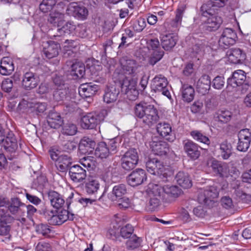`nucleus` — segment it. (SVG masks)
I'll list each match as a JSON object with an SVG mask.
<instances>
[{"label":"nucleus","mask_w":251,"mask_h":251,"mask_svg":"<svg viewBox=\"0 0 251 251\" xmlns=\"http://www.w3.org/2000/svg\"><path fill=\"white\" fill-rule=\"evenodd\" d=\"M80 164L84 167L94 170L97 165V162L95 160L91 159L90 158H82L80 161Z\"/></svg>","instance_id":"58"},{"label":"nucleus","mask_w":251,"mask_h":251,"mask_svg":"<svg viewBox=\"0 0 251 251\" xmlns=\"http://www.w3.org/2000/svg\"><path fill=\"white\" fill-rule=\"evenodd\" d=\"M120 90L116 84L108 85L105 88L103 99L106 103L115 102L118 99Z\"/></svg>","instance_id":"17"},{"label":"nucleus","mask_w":251,"mask_h":251,"mask_svg":"<svg viewBox=\"0 0 251 251\" xmlns=\"http://www.w3.org/2000/svg\"><path fill=\"white\" fill-rule=\"evenodd\" d=\"M146 166L148 172L151 174L155 175L157 173L160 175L163 181H167L168 177L173 175V172L171 170L170 164L167 163V160L165 159L169 158H148Z\"/></svg>","instance_id":"3"},{"label":"nucleus","mask_w":251,"mask_h":251,"mask_svg":"<svg viewBox=\"0 0 251 251\" xmlns=\"http://www.w3.org/2000/svg\"><path fill=\"white\" fill-rule=\"evenodd\" d=\"M184 11L185 7L184 6L179 7L176 11L175 18L164 23V26L169 31L175 32L178 30L181 25Z\"/></svg>","instance_id":"16"},{"label":"nucleus","mask_w":251,"mask_h":251,"mask_svg":"<svg viewBox=\"0 0 251 251\" xmlns=\"http://www.w3.org/2000/svg\"><path fill=\"white\" fill-rule=\"evenodd\" d=\"M206 47L205 41H199L192 47V50L195 54L202 55Z\"/></svg>","instance_id":"53"},{"label":"nucleus","mask_w":251,"mask_h":251,"mask_svg":"<svg viewBox=\"0 0 251 251\" xmlns=\"http://www.w3.org/2000/svg\"><path fill=\"white\" fill-rule=\"evenodd\" d=\"M36 231L39 234H41L43 236L49 237V234L51 232V229L49 226L44 224H40L37 226Z\"/></svg>","instance_id":"61"},{"label":"nucleus","mask_w":251,"mask_h":251,"mask_svg":"<svg viewBox=\"0 0 251 251\" xmlns=\"http://www.w3.org/2000/svg\"><path fill=\"white\" fill-rule=\"evenodd\" d=\"M127 193V188L124 184H118L115 185L112 191V199L116 201L117 199H121Z\"/></svg>","instance_id":"40"},{"label":"nucleus","mask_w":251,"mask_h":251,"mask_svg":"<svg viewBox=\"0 0 251 251\" xmlns=\"http://www.w3.org/2000/svg\"><path fill=\"white\" fill-rule=\"evenodd\" d=\"M177 38L173 34L163 35L161 37V44L162 48L165 50H170L176 44Z\"/></svg>","instance_id":"30"},{"label":"nucleus","mask_w":251,"mask_h":251,"mask_svg":"<svg viewBox=\"0 0 251 251\" xmlns=\"http://www.w3.org/2000/svg\"><path fill=\"white\" fill-rule=\"evenodd\" d=\"M48 125L52 128L57 129L60 127L63 124V120L60 115L53 111H50L47 117Z\"/></svg>","instance_id":"31"},{"label":"nucleus","mask_w":251,"mask_h":251,"mask_svg":"<svg viewBox=\"0 0 251 251\" xmlns=\"http://www.w3.org/2000/svg\"><path fill=\"white\" fill-rule=\"evenodd\" d=\"M100 183L95 176H88L84 182V190L88 195H95L100 188Z\"/></svg>","instance_id":"22"},{"label":"nucleus","mask_w":251,"mask_h":251,"mask_svg":"<svg viewBox=\"0 0 251 251\" xmlns=\"http://www.w3.org/2000/svg\"><path fill=\"white\" fill-rule=\"evenodd\" d=\"M150 146L155 155L159 156L165 155L166 151L164 150V146L161 142L152 141L151 142Z\"/></svg>","instance_id":"49"},{"label":"nucleus","mask_w":251,"mask_h":251,"mask_svg":"<svg viewBox=\"0 0 251 251\" xmlns=\"http://www.w3.org/2000/svg\"><path fill=\"white\" fill-rule=\"evenodd\" d=\"M74 194L71 193L66 200L68 210H61L58 212L48 208H45L42 210L43 215L50 225L54 226L61 225L68 220L70 221L74 220L75 215L73 213H70L69 211V210H71L70 205L71 200Z\"/></svg>","instance_id":"2"},{"label":"nucleus","mask_w":251,"mask_h":251,"mask_svg":"<svg viewBox=\"0 0 251 251\" xmlns=\"http://www.w3.org/2000/svg\"><path fill=\"white\" fill-rule=\"evenodd\" d=\"M99 122V116L95 113H90L82 117L81 126L84 129H94L96 128Z\"/></svg>","instance_id":"21"},{"label":"nucleus","mask_w":251,"mask_h":251,"mask_svg":"<svg viewBox=\"0 0 251 251\" xmlns=\"http://www.w3.org/2000/svg\"><path fill=\"white\" fill-rule=\"evenodd\" d=\"M69 175L74 182H82L87 178L86 171L78 165H75L69 168Z\"/></svg>","instance_id":"20"},{"label":"nucleus","mask_w":251,"mask_h":251,"mask_svg":"<svg viewBox=\"0 0 251 251\" xmlns=\"http://www.w3.org/2000/svg\"><path fill=\"white\" fill-rule=\"evenodd\" d=\"M146 26V19L143 18H139L133 24V28L137 32L142 31Z\"/></svg>","instance_id":"59"},{"label":"nucleus","mask_w":251,"mask_h":251,"mask_svg":"<svg viewBox=\"0 0 251 251\" xmlns=\"http://www.w3.org/2000/svg\"><path fill=\"white\" fill-rule=\"evenodd\" d=\"M110 150L107 147L104 142H101L98 143L97 147L95 150V154L98 157H108L110 155Z\"/></svg>","instance_id":"45"},{"label":"nucleus","mask_w":251,"mask_h":251,"mask_svg":"<svg viewBox=\"0 0 251 251\" xmlns=\"http://www.w3.org/2000/svg\"><path fill=\"white\" fill-rule=\"evenodd\" d=\"M162 194L164 193L163 200L165 201L170 202L179 197L182 193V190L176 185H166L162 188Z\"/></svg>","instance_id":"19"},{"label":"nucleus","mask_w":251,"mask_h":251,"mask_svg":"<svg viewBox=\"0 0 251 251\" xmlns=\"http://www.w3.org/2000/svg\"><path fill=\"white\" fill-rule=\"evenodd\" d=\"M133 227L130 224H127L121 228L120 235L124 238H128L133 234Z\"/></svg>","instance_id":"54"},{"label":"nucleus","mask_w":251,"mask_h":251,"mask_svg":"<svg viewBox=\"0 0 251 251\" xmlns=\"http://www.w3.org/2000/svg\"><path fill=\"white\" fill-rule=\"evenodd\" d=\"M49 152L50 154V157H53V156H58V157H67V155H66L61 154V153L63 151L62 148L58 145H54L51 147L49 150Z\"/></svg>","instance_id":"60"},{"label":"nucleus","mask_w":251,"mask_h":251,"mask_svg":"<svg viewBox=\"0 0 251 251\" xmlns=\"http://www.w3.org/2000/svg\"><path fill=\"white\" fill-rule=\"evenodd\" d=\"M64 14L59 12H51L48 18V21L54 26L59 27L64 21Z\"/></svg>","instance_id":"39"},{"label":"nucleus","mask_w":251,"mask_h":251,"mask_svg":"<svg viewBox=\"0 0 251 251\" xmlns=\"http://www.w3.org/2000/svg\"><path fill=\"white\" fill-rule=\"evenodd\" d=\"M221 17L214 15L210 16L203 25V29L206 31L211 32L216 30L222 23Z\"/></svg>","instance_id":"24"},{"label":"nucleus","mask_w":251,"mask_h":251,"mask_svg":"<svg viewBox=\"0 0 251 251\" xmlns=\"http://www.w3.org/2000/svg\"><path fill=\"white\" fill-rule=\"evenodd\" d=\"M40 81L39 75L31 71H27L23 76L22 85L24 89L31 90L36 88Z\"/></svg>","instance_id":"12"},{"label":"nucleus","mask_w":251,"mask_h":251,"mask_svg":"<svg viewBox=\"0 0 251 251\" xmlns=\"http://www.w3.org/2000/svg\"><path fill=\"white\" fill-rule=\"evenodd\" d=\"M87 8L83 5L73 2L69 3L66 9V14L81 20L87 19L88 15Z\"/></svg>","instance_id":"10"},{"label":"nucleus","mask_w":251,"mask_h":251,"mask_svg":"<svg viewBox=\"0 0 251 251\" xmlns=\"http://www.w3.org/2000/svg\"><path fill=\"white\" fill-rule=\"evenodd\" d=\"M213 7L216 6H214L210 0L207 3L203 4L201 8V15L205 17H207L208 15H214V9L212 8Z\"/></svg>","instance_id":"50"},{"label":"nucleus","mask_w":251,"mask_h":251,"mask_svg":"<svg viewBox=\"0 0 251 251\" xmlns=\"http://www.w3.org/2000/svg\"><path fill=\"white\" fill-rule=\"evenodd\" d=\"M57 2V0H43L39 5L40 10L43 13L50 12Z\"/></svg>","instance_id":"48"},{"label":"nucleus","mask_w":251,"mask_h":251,"mask_svg":"<svg viewBox=\"0 0 251 251\" xmlns=\"http://www.w3.org/2000/svg\"><path fill=\"white\" fill-rule=\"evenodd\" d=\"M216 115L218 121L222 123H227L232 117V113L228 110H218Z\"/></svg>","instance_id":"47"},{"label":"nucleus","mask_w":251,"mask_h":251,"mask_svg":"<svg viewBox=\"0 0 251 251\" xmlns=\"http://www.w3.org/2000/svg\"><path fill=\"white\" fill-rule=\"evenodd\" d=\"M120 63L124 73L119 70H116L114 74L118 71L120 73L126 75V76L134 77L138 65L135 60L128 58L126 56L123 57L120 59Z\"/></svg>","instance_id":"11"},{"label":"nucleus","mask_w":251,"mask_h":251,"mask_svg":"<svg viewBox=\"0 0 251 251\" xmlns=\"http://www.w3.org/2000/svg\"><path fill=\"white\" fill-rule=\"evenodd\" d=\"M167 78L162 75H156L151 80V91L155 93H161L168 99H171V95L168 89Z\"/></svg>","instance_id":"5"},{"label":"nucleus","mask_w":251,"mask_h":251,"mask_svg":"<svg viewBox=\"0 0 251 251\" xmlns=\"http://www.w3.org/2000/svg\"><path fill=\"white\" fill-rule=\"evenodd\" d=\"M157 133L167 140L172 142L174 140L171 125L166 122H160L156 126Z\"/></svg>","instance_id":"25"},{"label":"nucleus","mask_w":251,"mask_h":251,"mask_svg":"<svg viewBox=\"0 0 251 251\" xmlns=\"http://www.w3.org/2000/svg\"><path fill=\"white\" fill-rule=\"evenodd\" d=\"M147 179L145 171L142 169H137L127 176V181L131 186L135 187L143 183Z\"/></svg>","instance_id":"13"},{"label":"nucleus","mask_w":251,"mask_h":251,"mask_svg":"<svg viewBox=\"0 0 251 251\" xmlns=\"http://www.w3.org/2000/svg\"><path fill=\"white\" fill-rule=\"evenodd\" d=\"M60 49V44L53 41L47 42V46L44 47L43 51L48 58L57 56Z\"/></svg>","instance_id":"29"},{"label":"nucleus","mask_w":251,"mask_h":251,"mask_svg":"<svg viewBox=\"0 0 251 251\" xmlns=\"http://www.w3.org/2000/svg\"><path fill=\"white\" fill-rule=\"evenodd\" d=\"M135 117L145 125L151 127L159 119L158 110L153 105L145 102L136 104L133 109Z\"/></svg>","instance_id":"1"},{"label":"nucleus","mask_w":251,"mask_h":251,"mask_svg":"<svg viewBox=\"0 0 251 251\" xmlns=\"http://www.w3.org/2000/svg\"><path fill=\"white\" fill-rule=\"evenodd\" d=\"M184 150L190 157H199L201 148L191 141H187L184 143Z\"/></svg>","instance_id":"32"},{"label":"nucleus","mask_w":251,"mask_h":251,"mask_svg":"<svg viewBox=\"0 0 251 251\" xmlns=\"http://www.w3.org/2000/svg\"><path fill=\"white\" fill-rule=\"evenodd\" d=\"M53 98L55 101L61 103L68 101L70 97L68 88H54Z\"/></svg>","instance_id":"34"},{"label":"nucleus","mask_w":251,"mask_h":251,"mask_svg":"<svg viewBox=\"0 0 251 251\" xmlns=\"http://www.w3.org/2000/svg\"><path fill=\"white\" fill-rule=\"evenodd\" d=\"M48 198L51 205L56 209L61 208L65 203V201L62 196L54 191L49 192Z\"/></svg>","instance_id":"35"},{"label":"nucleus","mask_w":251,"mask_h":251,"mask_svg":"<svg viewBox=\"0 0 251 251\" xmlns=\"http://www.w3.org/2000/svg\"><path fill=\"white\" fill-rule=\"evenodd\" d=\"M31 107L33 112H35L37 115H40L47 110V104L45 102H37L34 103Z\"/></svg>","instance_id":"57"},{"label":"nucleus","mask_w":251,"mask_h":251,"mask_svg":"<svg viewBox=\"0 0 251 251\" xmlns=\"http://www.w3.org/2000/svg\"><path fill=\"white\" fill-rule=\"evenodd\" d=\"M7 207L8 211L12 215L17 214L18 216H24L25 215V204L22 202L17 198L11 199L8 201Z\"/></svg>","instance_id":"15"},{"label":"nucleus","mask_w":251,"mask_h":251,"mask_svg":"<svg viewBox=\"0 0 251 251\" xmlns=\"http://www.w3.org/2000/svg\"><path fill=\"white\" fill-rule=\"evenodd\" d=\"M14 218L9 214L1 215L0 218V235H8L11 230V225L14 221Z\"/></svg>","instance_id":"26"},{"label":"nucleus","mask_w":251,"mask_h":251,"mask_svg":"<svg viewBox=\"0 0 251 251\" xmlns=\"http://www.w3.org/2000/svg\"><path fill=\"white\" fill-rule=\"evenodd\" d=\"M182 98L184 101L190 102L193 100L195 96L193 87L188 84H183L181 88Z\"/></svg>","instance_id":"38"},{"label":"nucleus","mask_w":251,"mask_h":251,"mask_svg":"<svg viewBox=\"0 0 251 251\" xmlns=\"http://www.w3.org/2000/svg\"><path fill=\"white\" fill-rule=\"evenodd\" d=\"M225 82V79L223 76L218 75L213 79L212 85L215 89L221 90L224 87Z\"/></svg>","instance_id":"56"},{"label":"nucleus","mask_w":251,"mask_h":251,"mask_svg":"<svg viewBox=\"0 0 251 251\" xmlns=\"http://www.w3.org/2000/svg\"><path fill=\"white\" fill-rule=\"evenodd\" d=\"M228 58L231 63L241 64L246 59V53L239 48L231 49L227 52Z\"/></svg>","instance_id":"27"},{"label":"nucleus","mask_w":251,"mask_h":251,"mask_svg":"<svg viewBox=\"0 0 251 251\" xmlns=\"http://www.w3.org/2000/svg\"><path fill=\"white\" fill-rule=\"evenodd\" d=\"M142 241L141 238L138 237L135 234H133L128 237L126 242V248L129 250L136 249L140 246Z\"/></svg>","instance_id":"46"},{"label":"nucleus","mask_w":251,"mask_h":251,"mask_svg":"<svg viewBox=\"0 0 251 251\" xmlns=\"http://www.w3.org/2000/svg\"><path fill=\"white\" fill-rule=\"evenodd\" d=\"M121 166L126 171H130L133 169L138 162V158H122Z\"/></svg>","instance_id":"43"},{"label":"nucleus","mask_w":251,"mask_h":251,"mask_svg":"<svg viewBox=\"0 0 251 251\" xmlns=\"http://www.w3.org/2000/svg\"><path fill=\"white\" fill-rule=\"evenodd\" d=\"M177 183L185 189L190 188L192 186V180L188 173L179 172L176 176Z\"/></svg>","instance_id":"36"},{"label":"nucleus","mask_w":251,"mask_h":251,"mask_svg":"<svg viewBox=\"0 0 251 251\" xmlns=\"http://www.w3.org/2000/svg\"><path fill=\"white\" fill-rule=\"evenodd\" d=\"M76 26L73 22L68 21L61 28L57 29L56 35L54 36H60L65 34H70L75 29Z\"/></svg>","instance_id":"41"},{"label":"nucleus","mask_w":251,"mask_h":251,"mask_svg":"<svg viewBox=\"0 0 251 251\" xmlns=\"http://www.w3.org/2000/svg\"><path fill=\"white\" fill-rule=\"evenodd\" d=\"M14 70L13 61L9 57H3L0 65V73L2 75H9Z\"/></svg>","instance_id":"37"},{"label":"nucleus","mask_w":251,"mask_h":251,"mask_svg":"<svg viewBox=\"0 0 251 251\" xmlns=\"http://www.w3.org/2000/svg\"><path fill=\"white\" fill-rule=\"evenodd\" d=\"M211 81L210 77L207 75H202L197 83V90L201 95H205L208 93Z\"/></svg>","instance_id":"28"},{"label":"nucleus","mask_w":251,"mask_h":251,"mask_svg":"<svg viewBox=\"0 0 251 251\" xmlns=\"http://www.w3.org/2000/svg\"><path fill=\"white\" fill-rule=\"evenodd\" d=\"M71 158H57L55 160L56 168L61 172H65L72 164Z\"/></svg>","instance_id":"42"},{"label":"nucleus","mask_w":251,"mask_h":251,"mask_svg":"<svg viewBox=\"0 0 251 251\" xmlns=\"http://www.w3.org/2000/svg\"><path fill=\"white\" fill-rule=\"evenodd\" d=\"M96 142L92 138L83 137L80 141L79 150L82 154H90L94 151Z\"/></svg>","instance_id":"23"},{"label":"nucleus","mask_w":251,"mask_h":251,"mask_svg":"<svg viewBox=\"0 0 251 251\" xmlns=\"http://www.w3.org/2000/svg\"><path fill=\"white\" fill-rule=\"evenodd\" d=\"M237 35L231 28H225L219 40V44L224 48H227L233 45L236 42Z\"/></svg>","instance_id":"14"},{"label":"nucleus","mask_w":251,"mask_h":251,"mask_svg":"<svg viewBox=\"0 0 251 251\" xmlns=\"http://www.w3.org/2000/svg\"><path fill=\"white\" fill-rule=\"evenodd\" d=\"M147 44L148 48L153 50L149 59L148 63L153 66L162 59L164 52L160 49V43L157 38L150 40Z\"/></svg>","instance_id":"9"},{"label":"nucleus","mask_w":251,"mask_h":251,"mask_svg":"<svg viewBox=\"0 0 251 251\" xmlns=\"http://www.w3.org/2000/svg\"><path fill=\"white\" fill-rule=\"evenodd\" d=\"M61 132L63 134L72 136L76 133L77 127L75 124L67 123L63 126Z\"/></svg>","instance_id":"51"},{"label":"nucleus","mask_w":251,"mask_h":251,"mask_svg":"<svg viewBox=\"0 0 251 251\" xmlns=\"http://www.w3.org/2000/svg\"><path fill=\"white\" fill-rule=\"evenodd\" d=\"M114 76L119 83L121 90L130 100H135L138 97L139 92L136 88L137 79L136 77L126 76L117 71Z\"/></svg>","instance_id":"4"},{"label":"nucleus","mask_w":251,"mask_h":251,"mask_svg":"<svg viewBox=\"0 0 251 251\" xmlns=\"http://www.w3.org/2000/svg\"><path fill=\"white\" fill-rule=\"evenodd\" d=\"M148 194L150 200L148 204L149 210L153 211L160 205V200H163L162 188L157 185H152V188H149Z\"/></svg>","instance_id":"7"},{"label":"nucleus","mask_w":251,"mask_h":251,"mask_svg":"<svg viewBox=\"0 0 251 251\" xmlns=\"http://www.w3.org/2000/svg\"><path fill=\"white\" fill-rule=\"evenodd\" d=\"M220 150L222 157H230L233 155L232 147L230 144L223 143L221 144Z\"/></svg>","instance_id":"55"},{"label":"nucleus","mask_w":251,"mask_h":251,"mask_svg":"<svg viewBox=\"0 0 251 251\" xmlns=\"http://www.w3.org/2000/svg\"><path fill=\"white\" fill-rule=\"evenodd\" d=\"M0 144L8 153L14 152L18 148L17 142L12 133L5 134L4 130L0 126Z\"/></svg>","instance_id":"6"},{"label":"nucleus","mask_w":251,"mask_h":251,"mask_svg":"<svg viewBox=\"0 0 251 251\" xmlns=\"http://www.w3.org/2000/svg\"><path fill=\"white\" fill-rule=\"evenodd\" d=\"M191 135L194 138V139L197 141L203 143L206 145H209L210 143L209 138L207 136L203 135L199 131H192L191 132Z\"/></svg>","instance_id":"52"},{"label":"nucleus","mask_w":251,"mask_h":251,"mask_svg":"<svg viewBox=\"0 0 251 251\" xmlns=\"http://www.w3.org/2000/svg\"><path fill=\"white\" fill-rule=\"evenodd\" d=\"M66 64L71 67V75L75 77V78H82L85 74V67L84 64L79 61L74 62L72 60L66 61Z\"/></svg>","instance_id":"18"},{"label":"nucleus","mask_w":251,"mask_h":251,"mask_svg":"<svg viewBox=\"0 0 251 251\" xmlns=\"http://www.w3.org/2000/svg\"><path fill=\"white\" fill-rule=\"evenodd\" d=\"M216 173H218L221 176L227 177L229 174V171L227 165L226 163H222Z\"/></svg>","instance_id":"64"},{"label":"nucleus","mask_w":251,"mask_h":251,"mask_svg":"<svg viewBox=\"0 0 251 251\" xmlns=\"http://www.w3.org/2000/svg\"><path fill=\"white\" fill-rule=\"evenodd\" d=\"M239 140H246V141L251 142V132L249 129H243L241 130L238 133Z\"/></svg>","instance_id":"62"},{"label":"nucleus","mask_w":251,"mask_h":251,"mask_svg":"<svg viewBox=\"0 0 251 251\" xmlns=\"http://www.w3.org/2000/svg\"><path fill=\"white\" fill-rule=\"evenodd\" d=\"M219 190L216 186H210L199 192L198 200L200 203L209 205L213 199L218 197Z\"/></svg>","instance_id":"8"},{"label":"nucleus","mask_w":251,"mask_h":251,"mask_svg":"<svg viewBox=\"0 0 251 251\" xmlns=\"http://www.w3.org/2000/svg\"><path fill=\"white\" fill-rule=\"evenodd\" d=\"M233 75L240 85L245 82L246 76L244 71L241 70H237L233 73Z\"/></svg>","instance_id":"63"},{"label":"nucleus","mask_w":251,"mask_h":251,"mask_svg":"<svg viewBox=\"0 0 251 251\" xmlns=\"http://www.w3.org/2000/svg\"><path fill=\"white\" fill-rule=\"evenodd\" d=\"M99 89L98 85L92 84V83L81 84L80 87L79 93L85 98H89L94 95Z\"/></svg>","instance_id":"33"},{"label":"nucleus","mask_w":251,"mask_h":251,"mask_svg":"<svg viewBox=\"0 0 251 251\" xmlns=\"http://www.w3.org/2000/svg\"><path fill=\"white\" fill-rule=\"evenodd\" d=\"M52 80L54 88H68L66 83V76L60 74H55L52 77Z\"/></svg>","instance_id":"44"}]
</instances>
